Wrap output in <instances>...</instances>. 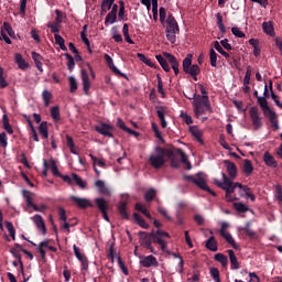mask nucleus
Here are the masks:
<instances>
[{
  "label": "nucleus",
  "instance_id": "1",
  "mask_svg": "<svg viewBox=\"0 0 282 282\" xmlns=\"http://www.w3.org/2000/svg\"><path fill=\"white\" fill-rule=\"evenodd\" d=\"M169 160L172 169H180L182 164L187 171L193 169L191 161H188V155L182 151L180 148L164 149L162 147H156L154 153L150 155V164L153 169H162Z\"/></svg>",
  "mask_w": 282,
  "mask_h": 282
},
{
  "label": "nucleus",
  "instance_id": "2",
  "mask_svg": "<svg viewBox=\"0 0 282 282\" xmlns=\"http://www.w3.org/2000/svg\"><path fill=\"white\" fill-rule=\"evenodd\" d=\"M139 238H140V246H142V248L153 253V247H151V245L156 243L161 247V249L165 250L166 242L163 240V238H171V235H169V232L166 231L158 229L151 232L140 231Z\"/></svg>",
  "mask_w": 282,
  "mask_h": 282
},
{
  "label": "nucleus",
  "instance_id": "3",
  "mask_svg": "<svg viewBox=\"0 0 282 282\" xmlns=\"http://www.w3.org/2000/svg\"><path fill=\"white\" fill-rule=\"evenodd\" d=\"M215 185L226 192L225 199H227L228 203L235 202V196L232 194L235 193L236 188H243L240 183H232V181H230L228 177H224L223 181L215 180Z\"/></svg>",
  "mask_w": 282,
  "mask_h": 282
},
{
  "label": "nucleus",
  "instance_id": "4",
  "mask_svg": "<svg viewBox=\"0 0 282 282\" xmlns=\"http://www.w3.org/2000/svg\"><path fill=\"white\" fill-rule=\"evenodd\" d=\"M183 72L192 76L193 80H197V76L202 74V68H199V65L193 64V54H187V56L183 59Z\"/></svg>",
  "mask_w": 282,
  "mask_h": 282
},
{
  "label": "nucleus",
  "instance_id": "5",
  "mask_svg": "<svg viewBox=\"0 0 282 282\" xmlns=\"http://www.w3.org/2000/svg\"><path fill=\"white\" fill-rule=\"evenodd\" d=\"M193 107L196 116H203L206 110L209 111V113H213V108L210 107V100L208 99V96H198V98L193 101Z\"/></svg>",
  "mask_w": 282,
  "mask_h": 282
},
{
  "label": "nucleus",
  "instance_id": "6",
  "mask_svg": "<svg viewBox=\"0 0 282 282\" xmlns=\"http://www.w3.org/2000/svg\"><path fill=\"white\" fill-rule=\"evenodd\" d=\"M47 171H51L55 177H69L68 175L61 174L58 166L56 165V161L53 158H51L48 161L47 159H43L42 175H44V177H47Z\"/></svg>",
  "mask_w": 282,
  "mask_h": 282
},
{
  "label": "nucleus",
  "instance_id": "7",
  "mask_svg": "<svg viewBox=\"0 0 282 282\" xmlns=\"http://www.w3.org/2000/svg\"><path fill=\"white\" fill-rule=\"evenodd\" d=\"M95 131L105 138H113V132L116 128L109 123L99 122V126H95Z\"/></svg>",
  "mask_w": 282,
  "mask_h": 282
},
{
  "label": "nucleus",
  "instance_id": "8",
  "mask_svg": "<svg viewBox=\"0 0 282 282\" xmlns=\"http://www.w3.org/2000/svg\"><path fill=\"white\" fill-rule=\"evenodd\" d=\"M185 180H187L188 183L195 184L202 191H206L207 193H209V195H212L214 197L217 196V194L213 189H209L205 178H203V177H189V178H185Z\"/></svg>",
  "mask_w": 282,
  "mask_h": 282
},
{
  "label": "nucleus",
  "instance_id": "9",
  "mask_svg": "<svg viewBox=\"0 0 282 282\" xmlns=\"http://www.w3.org/2000/svg\"><path fill=\"white\" fill-rule=\"evenodd\" d=\"M249 116L251 118V122L253 124V129L256 131H259V129H261V127H263V121H261V117L259 116V108L251 107L249 109Z\"/></svg>",
  "mask_w": 282,
  "mask_h": 282
},
{
  "label": "nucleus",
  "instance_id": "10",
  "mask_svg": "<svg viewBox=\"0 0 282 282\" xmlns=\"http://www.w3.org/2000/svg\"><path fill=\"white\" fill-rule=\"evenodd\" d=\"M163 56H165L166 61L170 63L175 76L180 74V62H177V57L171 53L164 52Z\"/></svg>",
  "mask_w": 282,
  "mask_h": 282
},
{
  "label": "nucleus",
  "instance_id": "11",
  "mask_svg": "<svg viewBox=\"0 0 282 282\" xmlns=\"http://www.w3.org/2000/svg\"><path fill=\"white\" fill-rule=\"evenodd\" d=\"M35 247H36V251L39 253H41L42 260H44V258L46 257V251H44V249H48L52 252H56L57 251L56 247L48 246V240H44L41 243H39V246H35Z\"/></svg>",
  "mask_w": 282,
  "mask_h": 282
},
{
  "label": "nucleus",
  "instance_id": "12",
  "mask_svg": "<svg viewBox=\"0 0 282 282\" xmlns=\"http://www.w3.org/2000/svg\"><path fill=\"white\" fill-rule=\"evenodd\" d=\"M165 31L180 32V25L177 24V20H175V17H173L172 13L167 14Z\"/></svg>",
  "mask_w": 282,
  "mask_h": 282
},
{
  "label": "nucleus",
  "instance_id": "13",
  "mask_svg": "<svg viewBox=\"0 0 282 282\" xmlns=\"http://www.w3.org/2000/svg\"><path fill=\"white\" fill-rule=\"evenodd\" d=\"M104 58H105L109 69H111V72H113V74H116L117 76H121L122 78H128L126 74L121 73L120 69H118V67H116V65L113 64V58H111V56H109V54H105Z\"/></svg>",
  "mask_w": 282,
  "mask_h": 282
},
{
  "label": "nucleus",
  "instance_id": "14",
  "mask_svg": "<svg viewBox=\"0 0 282 282\" xmlns=\"http://www.w3.org/2000/svg\"><path fill=\"white\" fill-rule=\"evenodd\" d=\"M70 200L73 203H75L76 206H78V208H80V209H87L88 207H91V203H89V200L86 199V198H80V197L72 196Z\"/></svg>",
  "mask_w": 282,
  "mask_h": 282
},
{
  "label": "nucleus",
  "instance_id": "15",
  "mask_svg": "<svg viewBox=\"0 0 282 282\" xmlns=\"http://www.w3.org/2000/svg\"><path fill=\"white\" fill-rule=\"evenodd\" d=\"M63 182L67 183L68 186L73 185L74 183L76 184V186L80 187L82 189L86 188V181H83V178H70V177H64L62 178Z\"/></svg>",
  "mask_w": 282,
  "mask_h": 282
},
{
  "label": "nucleus",
  "instance_id": "16",
  "mask_svg": "<svg viewBox=\"0 0 282 282\" xmlns=\"http://www.w3.org/2000/svg\"><path fill=\"white\" fill-rule=\"evenodd\" d=\"M36 228L42 231V235H46V226L44 225L43 217L41 215H35L31 217Z\"/></svg>",
  "mask_w": 282,
  "mask_h": 282
},
{
  "label": "nucleus",
  "instance_id": "17",
  "mask_svg": "<svg viewBox=\"0 0 282 282\" xmlns=\"http://www.w3.org/2000/svg\"><path fill=\"white\" fill-rule=\"evenodd\" d=\"M82 80H83L84 93L87 95V94H89L91 83L89 82V75L87 74V70H85V69H82Z\"/></svg>",
  "mask_w": 282,
  "mask_h": 282
},
{
  "label": "nucleus",
  "instance_id": "18",
  "mask_svg": "<svg viewBox=\"0 0 282 282\" xmlns=\"http://www.w3.org/2000/svg\"><path fill=\"white\" fill-rule=\"evenodd\" d=\"M90 159L94 162V169L97 175H100V171H98V167L96 166H100V169H107V163L105 162L104 159H98L95 155L90 154Z\"/></svg>",
  "mask_w": 282,
  "mask_h": 282
},
{
  "label": "nucleus",
  "instance_id": "19",
  "mask_svg": "<svg viewBox=\"0 0 282 282\" xmlns=\"http://www.w3.org/2000/svg\"><path fill=\"white\" fill-rule=\"evenodd\" d=\"M228 259L230 260V269L232 270H239L240 263L238 262V259L236 258L234 250H227Z\"/></svg>",
  "mask_w": 282,
  "mask_h": 282
},
{
  "label": "nucleus",
  "instance_id": "20",
  "mask_svg": "<svg viewBox=\"0 0 282 282\" xmlns=\"http://www.w3.org/2000/svg\"><path fill=\"white\" fill-rule=\"evenodd\" d=\"M140 264L144 268H151L152 265L158 267V260L153 256L144 257V259L140 260Z\"/></svg>",
  "mask_w": 282,
  "mask_h": 282
},
{
  "label": "nucleus",
  "instance_id": "21",
  "mask_svg": "<svg viewBox=\"0 0 282 282\" xmlns=\"http://www.w3.org/2000/svg\"><path fill=\"white\" fill-rule=\"evenodd\" d=\"M258 104L263 110L264 116H269L270 113L274 112V110H271L270 106H268V99H265V97H258Z\"/></svg>",
  "mask_w": 282,
  "mask_h": 282
},
{
  "label": "nucleus",
  "instance_id": "22",
  "mask_svg": "<svg viewBox=\"0 0 282 282\" xmlns=\"http://www.w3.org/2000/svg\"><path fill=\"white\" fill-rule=\"evenodd\" d=\"M95 206H97V209H99L100 213H107L108 212V203L105 198L99 197L95 198Z\"/></svg>",
  "mask_w": 282,
  "mask_h": 282
},
{
  "label": "nucleus",
  "instance_id": "23",
  "mask_svg": "<svg viewBox=\"0 0 282 282\" xmlns=\"http://www.w3.org/2000/svg\"><path fill=\"white\" fill-rule=\"evenodd\" d=\"M220 237L225 238V240H227V242L230 246H232L234 249H236V250L240 249V246H238V243L235 242V239L232 238V236L230 234H228L227 231L220 230Z\"/></svg>",
  "mask_w": 282,
  "mask_h": 282
},
{
  "label": "nucleus",
  "instance_id": "24",
  "mask_svg": "<svg viewBox=\"0 0 282 282\" xmlns=\"http://www.w3.org/2000/svg\"><path fill=\"white\" fill-rule=\"evenodd\" d=\"M95 187L99 188L100 195L110 196V189H108L107 185H105L104 181H97L95 182Z\"/></svg>",
  "mask_w": 282,
  "mask_h": 282
},
{
  "label": "nucleus",
  "instance_id": "25",
  "mask_svg": "<svg viewBox=\"0 0 282 282\" xmlns=\"http://www.w3.org/2000/svg\"><path fill=\"white\" fill-rule=\"evenodd\" d=\"M225 166L229 173V177H237V165L234 162L225 161Z\"/></svg>",
  "mask_w": 282,
  "mask_h": 282
},
{
  "label": "nucleus",
  "instance_id": "26",
  "mask_svg": "<svg viewBox=\"0 0 282 282\" xmlns=\"http://www.w3.org/2000/svg\"><path fill=\"white\" fill-rule=\"evenodd\" d=\"M262 30L265 34H268L269 36H275V32H274V25L272 24V22H263L262 23Z\"/></svg>",
  "mask_w": 282,
  "mask_h": 282
},
{
  "label": "nucleus",
  "instance_id": "27",
  "mask_svg": "<svg viewBox=\"0 0 282 282\" xmlns=\"http://www.w3.org/2000/svg\"><path fill=\"white\" fill-rule=\"evenodd\" d=\"M116 0H102L101 2V17H105L109 10H111V7L113 6Z\"/></svg>",
  "mask_w": 282,
  "mask_h": 282
},
{
  "label": "nucleus",
  "instance_id": "28",
  "mask_svg": "<svg viewBox=\"0 0 282 282\" xmlns=\"http://www.w3.org/2000/svg\"><path fill=\"white\" fill-rule=\"evenodd\" d=\"M40 135L47 140L50 138V132L47 131V121H42L37 128Z\"/></svg>",
  "mask_w": 282,
  "mask_h": 282
},
{
  "label": "nucleus",
  "instance_id": "29",
  "mask_svg": "<svg viewBox=\"0 0 282 282\" xmlns=\"http://www.w3.org/2000/svg\"><path fill=\"white\" fill-rule=\"evenodd\" d=\"M118 212H119V215H121V219L129 220V215L127 214V202L126 200L119 203Z\"/></svg>",
  "mask_w": 282,
  "mask_h": 282
},
{
  "label": "nucleus",
  "instance_id": "30",
  "mask_svg": "<svg viewBox=\"0 0 282 282\" xmlns=\"http://www.w3.org/2000/svg\"><path fill=\"white\" fill-rule=\"evenodd\" d=\"M206 249L212 251V252H217V250H218L217 249V240H215L214 236L207 238Z\"/></svg>",
  "mask_w": 282,
  "mask_h": 282
},
{
  "label": "nucleus",
  "instance_id": "31",
  "mask_svg": "<svg viewBox=\"0 0 282 282\" xmlns=\"http://www.w3.org/2000/svg\"><path fill=\"white\" fill-rule=\"evenodd\" d=\"M267 116L269 117L273 131H279V117L276 116V112L273 111Z\"/></svg>",
  "mask_w": 282,
  "mask_h": 282
},
{
  "label": "nucleus",
  "instance_id": "32",
  "mask_svg": "<svg viewBox=\"0 0 282 282\" xmlns=\"http://www.w3.org/2000/svg\"><path fill=\"white\" fill-rule=\"evenodd\" d=\"M214 260L219 262L223 268H227L229 258H227V256H225L224 253H216L214 256Z\"/></svg>",
  "mask_w": 282,
  "mask_h": 282
},
{
  "label": "nucleus",
  "instance_id": "33",
  "mask_svg": "<svg viewBox=\"0 0 282 282\" xmlns=\"http://www.w3.org/2000/svg\"><path fill=\"white\" fill-rule=\"evenodd\" d=\"M189 133L197 140V142H204L202 140V132L197 126H191Z\"/></svg>",
  "mask_w": 282,
  "mask_h": 282
},
{
  "label": "nucleus",
  "instance_id": "34",
  "mask_svg": "<svg viewBox=\"0 0 282 282\" xmlns=\"http://www.w3.org/2000/svg\"><path fill=\"white\" fill-rule=\"evenodd\" d=\"M11 254L20 262V272L24 274V262H22V256L20 254V250L11 249Z\"/></svg>",
  "mask_w": 282,
  "mask_h": 282
},
{
  "label": "nucleus",
  "instance_id": "35",
  "mask_svg": "<svg viewBox=\"0 0 282 282\" xmlns=\"http://www.w3.org/2000/svg\"><path fill=\"white\" fill-rule=\"evenodd\" d=\"M2 122H3L4 131H7V133H9V135H12V133H14V129H12L10 121L8 120V115H3Z\"/></svg>",
  "mask_w": 282,
  "mask_h": 282
},
{
  "label": "nucleus",
  "instance_id": "36",
  "mask_svg": "<svg viewBox=\"0 0 282 282\" xmlns=\"http://www.w3.org/2000/svg\"><path fill=\"white\" fill-rule=\"evenodd\" d=\"M132 217L134 218V221L137 223V225H139V227L144 229H148L150 227L148 224H145L144 218H142L140 214L134 213L132 214Z\"/></svg>",
  "mask_w": 282,
  "mask_h": 282
},
{
  "label": "nucleus",
  "instance_id": "37",
  "mask_svg": "<svg viewBox=\"0 0 282 282\" xmlns=\"http://www.w3.org/2000/svg\"><path fill=\"white\" fill-rule=\"evenodd\" d=\"M116 21H118V15L116 13L109 12L105 19V25L106 26L113 25V23H116Z\"/></svg>",
  "mask_w": 282,
  "mask_h": 282
},
{
  "label": "nucleus",
  "instance_id": "38",
  "mask_svg": "<svg viewBox=\"0 0 282 282\" xmlns=\"http://www.w3.org/2000/svg\"><path fill=\"white\" fill-rule=\"evenodd\" d=\"M263 160L267 164V166H276V161L274 160V156H272V154H270V152H265Z\"/></svg>",
  "mask_w": 282,
  "mask_h": 282
},
{
  "label": "nucleus",
  "instance_id": "39",
  "mask_svg": "<svg viewBox=\"0 0 282 282\" xmlns=\"http://www.w3.org/2000/svg\"><path fill=\"white\" fill-rule=\"evenodd\" d=\"M15 63L20 67V69H28V62L23 59V56L21 54H15Z\"/></svg>",
  "mask_w": 282,
  "mask_h": 282
},
{
  "label": "nucleus",
  "instance_id": "40",
  "mask_svg": "<svg viewBox=\"0 0 282 282\" xmlns=\"http://www.w3.org/2000/svg\"><path fill=\"white\" fill-rule=\"evenodd\" d=\"M156 61L158 63H160L164 72H171V66H169V62H166V59L162 55H156Z\"/></svg>",
  "mask_w": 282,
  "mask_h": 282
},
{
  "label": "nucleus",
  "instance_id": "41",
  "mask_svg": "<svg viewBox=\"0 0 282 282\" xmlns=\"http://www.w3.org/2000/svg\"><path fill=\"white\" fill-rule=\"evenodd\" d=\"M54 37L56 45L59 46V50H62L63 52H67V46H65V39H63V36H61L59 34H55Z\"/></svg>",
  "mask_w": 282,
  "mask_h": 282
},
{
  "label": "nucleus",
  "instance_id": "42",
  "mask_svg": "<svg viewBox=\"0 0 282 282\" xmlns=\"http://www.w3.org/2000/svg\"><path fill=\"white\" fill-rule=\"evenodd\" d=\"M254 171V167L252 166V161L250 160H245L243 163V173L246 175H252V172Z\"/></svg>",
  "mask_w": 282,
  "mask_h": 282
},
{
  "label": "nucleus",
  "instance_id": "43",
  "mask_svg": "<svg viewBox=\"0 0 282 282\" xmlns=\"http://www.w3.org/2000/svg\"><path fill=\"white\" fill-rule=\"evenodd\" d=\"M51 117L55 122H58L61 120V108L58 106H54L51 108Z\"/></svg>",
  "mask_w": 282,
  "mask_h": 282
},
{
  "label": "nucleus",
  "instance_id": "44",
  "mask_svg": "<svg viewBox=\"0 0 282 282\" xmlns=\"http://www.w3.org/2000/svg\"><path fill=\"white\" fill-rule=\"evenodd\" d=\"M216 19H217V25H218V30L223 33L226 34V25H224V17H221V13H217L216 14Z\"/></svg>",
  "mask_w": 282,
  "mask_h": 282
},
{
  "label": "nucleus",
  "instance_id": "45",
  "mask_svg": "<svg viewBox=\"0 0 282 282\" xmlns=\"http://www.w3.org/2000/svg\"><path fill=\"white\" fill-rule=\"evenodd\" d=\"M214 47H215V50H216L219 54H221V56H225L226 58H230V54H229L228 52H226V51L224 50V47H221V44H219L218 41H215V42H214Z\"/></svg>",
  "mask_w": 282,
  "mask_h": 282
},
{
  "label": "nucleus",
  "instance_id": "46",
  "mask_svg": "<svg viewBox=\"0 0 282 282\" xmlns=\"http://www.w3.org/2000/svg\"><path fill=\"white\" fill-rule=\"evenodd\" d=\"M64 56L67 58V69L74 72V67H76V62H74V57L69 53H65Z\"/></svg>",
  "mask_w": 282,
  "mask_h": 282
},
{
  "label": "nucleus",
  "instance_id": "47",
  "mask_svg": "<svg viewBox=\"0 0 282 282\" xmlns=\"http://www.w3.org/2000/svg\"><path fill=\"white\" fill-rule=\"evenodd\" d=\"M158 118L161 120V127L162 129H166V118L164 117V109L156 110Z\"/></svg>",
  "mask_w": 282,
  "mask_h": 282
},
{
  "label": "nucleus",
  "instance_id": "48",
  "mask_svg": "<svg viewBox=\"0 0 282 282\" xmlns=\"http://www.w3.org/2000/svg\"><path fill=\"white\" fill-rule=\"evenodd\" d=\"M42 100L44 101L45 107H50V101L52 100V93L47 89L42 93Z\"/></svg>",
  "mask_w": 282,
  "mask_h": 282
},
{
  "label": "nucleus",
  "instance_id": "49",
  "mask_svg": "<svg viewBox=\"0 0 282 282\" xmlns=\"http://www.w3.org/2000/svg\"><path fill=\"white\" fill-rule=\"evenodd\" d=\"M6 31L7 34H9V36L11 39H14L15 34H14V29H12V25L10 24V22H4L3 26H2V31Z\"/></svg>",
  "mask_w": 282,
  "mask_h": 282
},
{
  "label": "nucleus",
  "instance_id": "50",
  "mask_svg": "<svg viewBox=\"0 0 282 282\" xmlns=\"http://www.w3.org/2000/svg\"><path fill=\"white\" fill-rule=\"evenodd\" d=\"M23 199H25V204L28 207H33L35 204L32 202L30 191H22Z\"/></svg>",
  "mask_w": 282,
  "mask_h": 282
},
{
  "label": "nucleus",
  "instance_id": "51",
  "mask_svg": "<svg viewBox=\"0 0 282 282\" xmlns=\"http://www.w3.org/2000/svg\"><path fill=\"white\" fill-rule=\"evenodd\" d=\"M4 227L7 228V230L9 231V234L11 235V239L12 241L17 240V231L14 230V227L12 226V223H4Z\"/></svg>",
  "mask_w": 282,
  "mask_h": 282
},
{
  "label": "nucleus",
  "instance_id": "52",
  "mask_svg": "<svg viewBox=\"0 0 282 282\" xmlns=\"http://www.w3.org/2000/svg\"><path fill=\"white\" fill-rule=\"evenodd\" d=\"M209 63L212 67H217V52H215V48L209 51Z\"/></svg>",
  "mask_w": 282,
  "mask_h": 282
},
{
  "label": "nucleus",
  "instance_id": "53",
  "mask_svg": "<svg viewBox=\"0 0 282 282\" xmlns=\"http://www.w3.org/2000/svg\"><path fill=\"white\" fill-rule=\"evenodd\" d=\"M166 32V39L170 41V43L175 44L177 41L176 34L180 33V31H165Z\"/></svg>",
  "mask_w": 282,
  "mask_h": 282
},
{
  "label": "nucleus",
  "instance_id": "54",
  "mask_svg": "<svg viewBox=\"0 0 282 282\" xmlns=\"http://www.w3.org/2000/svg\"><path fill=\"white\" fill-rule=\"evenodd\" d=\"M156 80H158V91L159 94H161L162 98H164V96H166V93L164 91V83L162 82V77L158 75Z\"/></svg>",
  "mask_w": 282,
  "mask_h": 282
},
{
  "label": "nucleus",
  "instance_id": "55",
  "mask_svg": "<svg viewBox=\"0 0 282 282\" xmlns=\"http://www.w3.org/2000/svg\"><path fill=\"white\" fill-rule=\"evenodd\" d=\"M73 250L75 252V257L78 261H88V258H86L80 249L78 247L73 246Z\"/></svg>",
  "mask_w": 282,
  "mask_h": 282
},
{
  "label": "nucleus",
  "instance_id": "56",
  "mask_svg": "<svg viewBox=\"0 0 282 282\" xmlns=\"http://www.w3.org/2000/svg\"><path fill=\"white\" fill-rule=\"evenodd\" d=\"M68 83H69V91L70 94H74V91H76V89H78V82H76V78H74V76L68 77Z\"/></svg>",
  "mask_w": 282,
  "mask_h": 282
},
{
  "label": "nucleus",
  "instance_id": "57",
  "mask_svg": "<svg viewBox=\"0 0 282 282\" xmlns=\"http://www.w3.org/2000/svg\"><path fill=\"white\" fill-rule=\"evenodd\" d=\"M156 192L155 189L151 188L150 191L145 192L144 194V200L150 203L155 198Z\"/></svg>",
  "mask_w": 282,
  "mask_h": 282
},
{
  "label": "nucleus",
  "instance_id": "58",
  "mask_svg": "<svg viewBox=\"0 0 282 282\" xmlns=\"http://www.w3.org/2000/svg\"><path fill=\"white\" fill-rule=\"evenodd\" d=\"M234 208L238 213H248V206H246L243 203H234Z\"/></svg>",
  "mask_w": 282,
  "mask_h": 282
},
{
  "label": "nucleus",
  "instance_id": "59",
  "mask_svg": "<svg viewBox=\"0 0 282 282\" xmlns=\"http://www.w3.org/2000/svg\"><path fill=\"white\" fill-rule=\"evenodd\" d=\"M112 39L116 41V43H122V35L118 33L117 26H112Z\"/></svg>",
  "mask_w": 282,
  "mask_h": 282
},
{
  "label": "nucleus",
  "instance_id": "60",
  "mask_svg": "<svg viewBox=\"0 0 282 282\" xmlns=\"http://www.w3.org/2000/svg\"><path fill=\"white\" fill-rule=\"evenodd\" d=\"M47 28L51 29L52 34H58V32H61V29H59L61 24H58V23L48 22Z\"/></svg>",
  "mask_w": 282,
  "mask_h": 282
},
{
  "label": "nucleus",
  "instance_id": "61",
  "mask_svg": "<svg viewBox=\"0 0 282 282\" xmlns=\"http://www.w3.org/2000/svg\"><path fill=\"white\" fill-rule=\"evenodd\" d=\"M159 17L161 24L164 25L166 23V9L164 7L159 9Z\"/></svg>",
  "mask_w": 282,
  "mask_h": 282
},
{
  "label": "nucleus",
  "instance_id": "62",
  "mask_svg": "<svg viewBox=\"0 0 282 282\" xmlns=\"http://www.w3.org/2000/svg\"><path fill=\"white\" fill-rule=\"evenodd\" d=\"M209 274L215 282H221V279L219 278V270H217L216 268H212V270H209Z\"/></svg>",
  "mask_w": 282,
  "mask_h": 282
},
{
  "label": "nucleus",
  "instance_id": "63",
  "mask_svg": "<svg viewBox=\"0 0 282 282\" xmlns=\"http://www.w3.org/2000/svg\"><path fill=\"white\" fill-rule=\"evenodd\" d=\"M0 147H2V149L8 147V134H6V132L0 133Z\"/></svg>",
  "mask_w": 282,
  "mask_h": 282
},
{
  "label": "nucleus",
  "instance_id": "64",
  "mask_svg": "<svg viewBox=\"0 0 282 282\" xmlns=\"http://www.w3.org/2000/svg\"><path fill=\"white\" fill-rule=\"evenodd\" d=\"M118 265L119 269L121 270V272L123 273V275H129V271L127 270L126 264L123 263V261L121 260V258L118 256Z\"/></svg>",
  "mask_w": 282,
  "mask_h": 282
}]
</instances>
